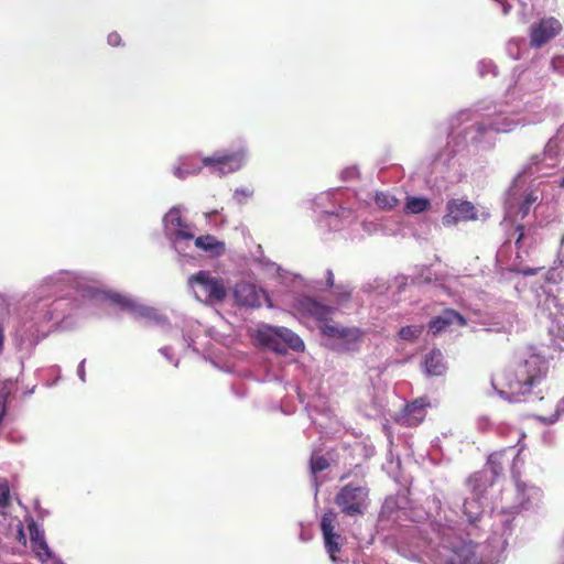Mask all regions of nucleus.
Segmentation results:
<instances>
[{"mask_svg": "<svg viewBox=\"0 0 564 564\" xmlns=\"http://www.w3.org/2000/svg\"><path fill=\"white\" fill-rule=\"evenodd\" d=\"M97 280L87 273L59 270L36 286L34 301L25 313L23 327L31 336L45 337L51 330L99 297Z\"/></svg>", "mask_w": 564, "mask_h": 564, "instance_id": "nucleus-1", "label": "nucleus"}, {"mask_svg": "<svg viewBox=\"0 0 564 564\" xmlns=\"http://www.w3.org/2000/svg\"><path fill=\"white\" fill-rule=\"evenodd\" d=\"M250 160V149L246 139L235 140L228 149L215 151L203 156L199 164L194 155H181L172 165L171 172L178 180L197 175L203 167L219 177L237 173L245 169Z\"/></svg>", "mask_w": 564, "mask_h": 564, "instance_id": "nucleus-2", "label": "nucleus"}, {"mask_svg": "<svg viewBox=\"0 0 564 564\" xmlns=\"http://www.w3.org/2000/svg\"><path fill=\"white\" fill-rule=\"evenodd\" d=\"M549 369V360L544 356L530 354L524 359L511 362L497 375L495 380L501 388V394L522 397L530 394L545 381Z\"/></svg>", "mask_w": 564, "mask_h": 564, "instance_id": "nucleus-3", "label": "nucleus"}, {"mask_svg": "<svg viewBox=\"0 0 564 564\" xmlns=\"http://www.w3.org/2000/svg\"><path fill=\"white\" fill-rule=\"evenodd\" d=\"M352 199L359 208L364 209L384 210L388 207V194L383 189L377 188L373 181L359 189L348 187L328 189L318 194L314 198L313 205L318 215H323L324 210L338 208V206L343 209V214H349L350 200Z\"/></svg>", "mask_w": 564, "mask_h": 564, "instance_id": "nucleus-4", "label": "nucleus"}, {"mask_svg": "<svg viewBox=\"0 0 564 564\" xmlns=\"http://www.w3.org/2000/svg\"><path fill=\"white\" fill-rule=\"evenodd\" d=\"M321 531L324 547L333 564H356L352 560L354 551L347 544L338 529V514L327 510L321 519Z\"/></svg>", "mask_w": 564, "mask_h": 564, "instance_id": "nucleus-5", "label": "nucleus"}, {"mask_svg": "<svg viewBox=\"0 0 564 564\" xmlns=\"http://www.w3.org/2000/svg\"><path fill=\"white\" fill-rule=\"evenodd\" d=\"M324 345L336 352H354L360 348L362 333L357 327H343L332 324L319 326Z\"/></svg>", "mask_w": 564, "mask_h": 564, "instance_id": "nucleus-6", "label": "nucleus"}, {"mask_svg": "<svg viewBox=\"0 0 564 564\" xmlns=\"http://www.w3.org/2000/svg\"><path fill=\"white\" fill-rule=\"evenodd\" d=\"M187 284L194 296L202 302L220 303L227 296L224 280L214 275L210 271L200 270L192 274Z\"/></svg>", "mask_w": 564, "mask_h": 564, "instance_id": "nucleus-7", "label": "nucleus"}, {"mask_svg": "<svg viewBox=\"0 0 564 564\" xmlns=\"http://www.w3.org/2000/svg\"><path fill=\"white\" fill-rule=\"evenodd\" d=\"M258 339L263 346L280 355L286 354L288 349L303 351L305 348L297 334L282 326H263L258 332Z\"/></svg>", "mask_w": 564, "mask_h": 564, "instance_id": "nucleus-8", "label": "nucleus"}, {"mask_svg": "<svg viewBox=\"0 0 564 564\" xmlns=\"http://www.w3.org/2000/svg\"><path fill=\"white\" fill-rule=\"evenodd\" d=\"M334 502L346 517L364 516L369 506V489L366 486L347 484L336 494Z\"/></svg>", "mask_w": 564, "mask_h": 564, "instance_id": "nucleus-9", "label": "nucleus"}, {"mask_svg": "<svg viewBox=\"0 0 564 564\" xmlns=\"http://www.w3.org/2000/svg\"><path fill=\"white\" fill-rule=\"evenodd\" d=\"M108 300L110 303L129 311L137 319H143L156 325H165L166 323L165 317L156 308L139 303L130 295L111 293L108 295Z\"/></svg>", "mask_w": 564, "mask_h": 564, "instance_id": "nucleus-10", "label": "nucleus"}, {"mask_svg": "<svg viewBox=\"0 0 564 564\" xmlns=\"http://www.w3.org/2000/svg\"><path fill=\"white\" fill-rule=\"evenodd\" d=\"M292 307L303 316L312 317L323 324L334 315L336 308L312 296H296L293 300Z\"/></svg>", "mask_w": 564, "mask_h": 564, "instance_id": "nucleus-11", "label": "nucleus"}, {"mask_svg": "<svg viewBox=\"0 0 564 564\" xmlns=\"http://www.w3.org/2000/svg\"><path fill=\"white\" fill-rule=\"evenodd\" d=\"M563 30L558 19L554 17L542 18L530 28V45L540 48L555 39Z\"/></svg>", "mask_w": 564, "mask_h": 564, "instance_id": "nucleus-12", "label": "nucleus"}, {"mask_svg": "<svg viewBox=\"0 0 564 564\" xmlns=\"http://www.w3.org/2000/svg\"><path fill=\"white\" fill-rule=\"evenodd\" d=\"M477 209L471 202L453 198L446 204V214L443 216L442 223L449 227L460 221L477 220Z\"/></svg>", "mask_w": 564, "mask_h": 564, "instance_id": "nucleus-13", "label": "nucleus"}, {"mask_svg": "<svg viewBox=\"0 0 564 564\" xmlns=\"http://www.w3.org/2000/svg\"><path fill=\"white\" fill-rule=\"evenodd\" d=\"M357 209H359L358 204H356L355 199H352L350 200L349 214H343V209L339 207L332 210H324L323 215L317 216V225L321 229L324 230L338 231L344 227L345 224L356 219Z\"/></svg>", "mask_w": 564, "mask_h": 564, "instance_id": "nucleus-14", "label": "nucleus"}, {"mask_svg": "<svg viewBox=\"0 0 564 564\" xmlns=\"http://www.w3.org/2000/svg\"><path fill=\"white\" fill-rule=\"evenodd\" d=\"M430 406L426 397L417 398L406 403L401 412L394 416V421L402 426H417L424 421Z\"/></svg>", "mask_w": 564, "mask_h": 564, "instance_id": "nucleus-15", "label": "nucleus"}, {"mask_svg": "<svg viewBox=\"0 0 564 564\" xmlns=\"http://www.w3.org/2000/svg\"><path fill=\"white\" fill-rule=\"evenodd\" d=\"M187 209L184 205L172 206L163 216L162 225L165 237L176 235L182 231L193 230V225L184 220L183 213Z\"/></svg>", "mask_w": 564, "mask_h": 564, "instance_id": "nucleus-16", "label": "nucleus"}, {"mask_svg": "<svg viewBox=\"0 0 564 564\" xmlns=\"http://www.w3.org/2000/svg\"><path fill=\"white\" fill-rule=\"evenodd\" d=\"M263 296V290L252 283L240 282L234 289L235 301L240 306L259 307Z\"/></svg>", "mask_w": 564, "mask_h": 564, "instance_id": "nucleus-17", "label": "nucleus"}, {"mask_svg": "<svg viewBox=\"0 0 564 564\" xmlns=\"http://www.w3.org/2000/svg\"><path fill=\"white\" fill-rule=\"evenodd\" d=\"M454 324L463 327L467 325V319L459 312L446 308L438 316L430 321L429 328L434 335H437Z\"/></svg>", "mask_w": 564, "mask_h": 564, "instance_id": "nucleus-18", "label": "nucleus"}, {"mask_svg": "<svg viewBox=\"0 0 564 564\" xmlns=\"http://www.w3.org/2000/svg\"><path fill=\"white\" fill-rule=\"evenodd\" d=\"M518 456L519 452H517L514 447L495 452L489 456L487 466L494 477H498L503 474L507 466H511L514 463Z\"/></svg>", "mask_w": 564, "mask_h": 564, "instance_id": "nucleus-19", "label": "nucleus"}, {"mask_svg": "<svg viewBox=\"0 0 564 564\" xmlns=\"http://www.w3.org/2000/svg\"><path fill=\"white\" fill-rule=\"evenodd\" d=\"M166 239L180 257L194 258V251L196 250L194 242L196 238L193 230L182 231L176 235L169 236Z\"/></svg>", "mask_w": 564, "mask_h": 564, "instance_id": "nucleus-20", "label": "nucleus"}, {"mask_svg": "<svg viewBox=\"0 0 564 564\" xmlns=\"http://www.w3.org/2000/svg\"><path fill=\"white\" fill-rule=\"evenodd\" d=\"M549 319L550 324L547 329L550 335L564 341V306L555 304L553 308L550 310Z\"/></svg>", "mask_w": 564, "mask_h": 564, "instance_id": "nucleus-21", "label": "nucleus"}, {"mask_svg": "<svg viewBox=\"0 0 564 564\" xmlns=\"http://www.w3.org/2000/svg\"><path fill=\"white\" fill-rule=\"evenodd\" d=\"M443 564H478V558L470 544L455 549Z\"/></svg>", "mask_w": 564, "mask_h": 564, "instance_id": "nucleus-22", "label": "nucleus"}, {"mask_svg": "<svg viewBox=\"0 0 564 564\" xmlns=\"http://www.w3.org/2000/svg\"><path fill=\"white\" fill-rule=\"evenodd\" d=\"M194 247L208 252L213 257H219L225 252V243L213 235L197 237Z\"/></svg>", "mask_w": 564, "mask_h": 564, "instance_id": "nucleus-23", "label": "nucleus"}, {"mask_svg": "<svg viewBox=\"0 0 564 564\" xmlns=\"http://www.w3.org/2000/svg\"><path fill=\"white\" fill-rule=\"evenodd\" d=\"M203 334V327L197 321L188 319L184 322L182 328L183 340L186 347L198 354L199 350L196 346L197 338Z\"/></svg>", "mask_w": 564, "mask_h": 564, "instance_id": "nucleus-24", "label": "nucleus"}, {"mask_svg": "<svg viewBox=\"0 0 564 564\" xmlns=\"http://www.w3.org/2000/svg\"><path fill=\"white\" fill-rule=\"evenodd\" d=\"M424 365L426 372L432 376H442L446 370L444 357L438 349H433L426 355Z\"/></svg>", "mask_w": 564, "mask_h": 564, "instance_id": "nucleus-25", "label": "nucleus"}, {"mask_svg": "<svg viewBox=\"0 0 564 564\" xmlns=\"http://www.w3.org/2000/svg\"><path fill=\"white\" fill-rule=\"evenodd\" d=\"M351 456L355 460V465L358 466L362 459L370 458L375 455V447L370 444H366L365 442L356 441L351 446Z\"/></svg>", "mask_w": 564, "mask_h": 564, "instance_id": "nucleus-26", "label": "nucleus"}, {"mask_svg": "<svg viewBox=\"0 0 564 564\" xmlns=\"http://www.w3.org/2000/svg\"><path fill=\"white\" fill-rule=\"evenodd\" d=\"M278 273L283 283H290L292 286H305L310 289H316V285L313 281H306L302 275L300 274H293L289 272H282L281 268H278Z\"/></svg>", "mask_w": 564, "mask_h": 564, "instance_id": "nucleus-27", "label": "nucleus"}, {"mask_svg": "<svg viewBox=\"0 0 564 564\" xmlns=\"http://www.w3.org/2000/svg\"><path fill=\"white\" fill-rule=\"evenodd\" d=\"M364 291L370 295L384 296L388 291V285L383 280L376 279L371 282H367L364 285Z\"/></svg>", "mask_w": 564, "mask_h": 564, "instance_id": "nucleus-28", "label": "nucleus"}, {"mask_svg": "<svg viewBox=\"0 0 564 564\" xmlns=\"http://www.w3.org/2000/svg\"><path fill=\"white\" fill-rule=\"evenodd\" d=\"M405 207L412 214H420L430 207V200L422 197H412L408 199Z\"/></svg>", "mask_w": 564, "mask_h": 564, "instance_id": "nucleus-29", "label": "nucleus"}, {"mask_svg": "<svg viewBox=\"0 0 564 564\" xmlns=\"http://www.w3.org/2000/svg\"><path fill=\"white\" fill-rule=\"evenodd\" d=\"M362 230L368 235H377V234H384L386 230V224L384 219H380L379 221L373 220H365L361 224Z\"/></svg>", "mask_w": 564, "mask_h": 564, "instance_id": "nucleus-30", "label": "nucleus"}, {"mask_svg": "<svg viewBox=\"0 0 564 564\" xmlns=\"http://www.w3.org/2000/svg\"><path fill=\"white\" fill-rule=\"evenodd\" d=\"M306 411L308 412V416L311 417L312 422L316 423V419L312 414L313 411L319 412L322 414H327V409L324 399L321 395H318L316 399L313 400V402H310L306 405Z\"/></svg>", "mask_w": 564, "mask_h": 564, "instance_id": "nucleus-31", "label": "nucleus"}, {"mask_svg": "<svg viewBox=\"0 0 564 564\" xmlns=\"http://www.w3.org/2000/svg\"><path fill=\"white\" fill-rule=\"evenodd\" d=\"M351 295V288L349 285L338 284L334 286V296L338 305L346 303Z\"/></svg>", "mask_w": 564, "mask_h": 564, "instance_id": "nucleus-32", "label": "nucleus"}, {"mask_svg": "<svg viewBox=\"0 0 564 564\" xmlns=\"http://www.w3.org/2000/svg\"><path fill=\"white\" fill-rule=\"evenodd\" d=\"M33 549L36 551L39 560L43 563L53 557V553L45 540H41L34 544Z\"/></svg>", "mask_w": 564, "mask_h": 564, "instance_id": "nucleus-33", "label": "nucleus"}, {"mask_svg": "<svg viewBox=\"0 0 564 564\" xmlns=\"http://www.w3.org/2000/svg\"><path fill=\"white\" fill-rule=\"evenodd\" d=\"M359 176L360 170L356 164L344 167L339 173V178L343 182H351L359 178Z\"/></svg>", "mask_w": 564, "mask_h": 564, "instance_id": "nucleus-34", "label": "nucleus"}, {"mask_svg": "<svg viewBox=\"0 0 564 564\" xmlns=\"http://www.w3.org/2000/svg\"><path fill=\"white\" fill-rule=\"evenodd\" d=\"M253 188L251 187H237L234 191V199L237 204L243 205L246 204L247 199L253 196Z\"/></svg>", "mask_w": 564, "mask_h": 564, "instance_id": "nucleus-35", "label": "nucleus"}, {"mask_svg": "<svg viewBox=\"0 0 564 564\" xmlns=\"http://www.w3.org/2000/svg\"><path fill=\"white\" fill-rule=\"evenodd\" d=\"M329 466L328 460L324 456H312L311 473L315 477L317 473L325 470Z\"/></svg>", "mask_w": 564, "mask_h": 564, "instance_id": "nucleus-36", "label": "nucleus"}, {"mask_svg": "<svg viewBox=\"0 0 564 564\" xmlns=\"http://www.w3.org/2000/svg\"><path fill=\"white\" fill-rule=\"evenodd\" d=\"M422 333V328L419 326H404L400 329L399 336L405 340H414Z\"/></svg>", "mask_w": 564, "mask_h": 564, "instance_id": "nucleus-37", "label": "nucleus"}, {"mask_svg": "<svg viewBox=\"0 0 564 564\" xmlns=\"http://www.w3.org/2000/svg\"><path fill=\"white\" fill-rule=\"evenodd\" d=\"M30 535L32 545L36 544L41 540H45L44 531L41 530L36 523L32 522L29 524Z\"/></svg>", "mask_w": 564, "mask_h": 564, "instance_id": "nucleus-38", "label": "nucleus"}, {"mask_svg": "<svg viewBox=\"0 0 564 564\" xmlns=\"http://www.w3.org/2000/svg\"><path fill=\"white\" fill-rule=\"evenodd\" d=\"M10 498V489L7 479L0 478V507L8 503Z\"/></svg>", "mask_w": 564, "mask_h": 564, "instance_id": "nucleus-39", "label": "nucleus"}, {"mask_svg": "<svg viewBox=\"0 0 564 564\" xmlns=\"http://www.w3.org/2000/svg\"><path fill=\"white\" fill-rule=\"evenodd\" d=\"M171 347L164 346L159 349V352L170 362H172L175 367H178V359H174L171 352Z\"/></svg>", "mask_w": 564, "mask_h": 564, "instance_id": "nucleus-40", "label": "nucleus"}, {"mask_svg": "<svg viewBox=\"0 0 564 564\" xmlns=\"http://www.w3.org/2000/svg\"><path fill=\"white\" fill-rule=\"evenodd\" d=\"M107 42L110 46H118L121 42V37L118 33L112 32L108 35Z\"/></svg>", "mask_w": 564, "mask_h": 564, "instance_id": "nucleus-41", "label": "nucleus"}, {"mask_svg": "<svg viewBox=\"0 0 564 564\" xmlns=\"http://www.w3.org/2000/svg\"><path fill=\"white\" fill-rule=\"evenodd\" d=\"M85 364H86V359H83L77 367V376L82 382H86Z\"/></svg>", "mask_w": 564, "mask_h": 564, "instance_id": "nucleus-42", "label": "nucleus"}, {"mask_svg": "<svg viewBox=\"0 0 564 564\" xmlns=\"http://www.w3.org/2000/svg\"><path fill=\"white\" fill-rule=\"evenodd\" d=\"M516 230L519 232L518 238L516 240V245L518 248H520V243H521L522 239L524 238V226L518 225L516 227Z\"/></svg>", "mask_w": 564, "mask_h": 564, "instance_id": "nucleus-43", "label": "nucleus"}, {"mask_svg": "<svg viewBox=\"0 0 564 564\" xmlns=\"http://www.w3.org/2000/svg\"><path fill=\"white\" fill-rule=\"evenodd\" d=\"M326 284L328 288L336 286L334 284V273L330 269H327V271H326Z\"/></svg>", "mask_w": 564, "mask_h": 564, "instance_id": "nucleus-44", "label": "nucleus"}, {"mask_svg": "<svg viewBox=\"0 0 564 564\" xmlns=\"http://www.w3.org/2000/svg\"><path fill=\"white\" fill-rule=\"evenodd\" d=\"M536 200V197H534L532 194L527 195L523 199L524 206L531 207V205Z\"/></svg>", "mask_w": 564, "mask_h": 564, "instance_id": "nucleus-45", "label": "nucleus"}, {"mask_svg": "<svg viewBox=\"0 0 564 564\" xmlns=\"http://www.w3.org/2000/svg\"><path fill=\"white\" fill-rule=\"evenodd\" d=\"M519 212L520 214L522 215V217H525L529 212H530V207L529 206H524V203L522 202L520 208H519Z\"/></svg>", "mask_w": 564, "mask_h": 564, "instance_id": "nucleus-46", "label": "nucleus"}, {"mask_svg": "<svg viewBox=\"0 0 564 564\" xmlns=\"http://www.w3.org/2000/svg\"><path fill=\"white\" fill-rule=\"evenodd\" d=\"M3 344H4V332L2 326H0V355L3 351Z\"/></svg>", "mask_w": 564, "mask_h": 564, "instance_id": "nucleus-47", "label": "nucleus"}, {"mask_svg": "<svg viewBox=\"0 0 564 564\" xmlns=\"http://www.w3.org/2000/svg\"><path fill=\"white\" fill-rule=\"evenodd\" d=\"M218 214V210L215 209V210H212V212H208V213H205V218L207 220H210L214 216H216Z\"/></svg>", "mask_w": 564, "mask_h": 564, "instance_id": "nucleus-48", "label": "nucleus"}, {"mask_svg": "<svg viewBox=\"0 0 564 564\" xmlns=\"http://www.w3.org/2000/svg\"><path fill=\"white\" fill-rule=\"evenodd\" d=\"M378 178L384 183V167H380L379 172H378Z\"/></svg>", "mask_w": 564, "mask_h": 564, "instance_id": "nucleus-49", "label": "nucleus"}, {"mask_svg": "<svg viewBox=\"0 0 564 564\" xmlns=\"http://www.w3.org/2000/svg\"><path fill=\"white\" fill-rule=\"evenodd\" d=\"M300 539L303 542H307V541H310L311 536L308 534H306L304 531H302L300 534Z\"/></svg>", "mask_w": 564, "mask_h": 564, "instance_id": "nucleus-50", "label": "nucleus"}, {"mask_svg": "<svg viewBox=\"0 0 564 564\" xmlns=\"http://www.w3.org/2000/svg\"><path fill=\"white\" fill-rule=\"evenodd\" d=\"M478 480V474H474L473 476L469 477L468 481L471 482V481H477Z\"/></svg>", "mask_w": 564, "mask_h": 564, "instance_id": "nucleus-51", "label": "nucleus"}, {"mask_svg": "<svg viewBox=\"0 0 564 564\" xmlns=\"http://www.w3.org/2000/svg\"><path fill=\"white\" fill-rule=\"evenodd\" d=\"M534 273H535V270H532V269L524 271V274H534Z\"/></svg>", "mask_w": 564, "mask_h": 564, "instance_id": "nucleus-52", "label": "nucleus"}, {"mask_svg": "<svg viewBox=\"0 0 564 564\" xmlns=\"http://www.w3.org/2000/svg\"><path fill=\"white\" fill-rule=\"evenodd\" d=\"M382 429H383V431H384L386 433L388 432V425H387V424H383V425H382Z\"/></svg>", "mask_w": 564, "mask_h": 564, "instance_id": "nucleus-53", "label": "nucleus"}, {"mask_svg": "<svg viewBox=\"0 0 564 564\" xmlns=\"http://www.w3.org/2000/svg\"><path fill=\"white\" fill-rule=\"evenodd\" d=\"M560 186L564 188V177L561 180Z\"/></svg>", "mask_w": 564, "mask_h": 564, "instance_id": "nucleus-54", "label": "nucleus"}, {"mask_svg": "<svg viewBox=\"0 0 564 564\" xmlns=\"http://www.w3.org/2000/svg\"><path fill=\"white\" fill-rule=\"evenodd\" d=\"M562 245L564 246V237L562 238Z\"/></svg>", "mask_w": 564, "mask_h": 564, "instance_id": "nucleus-55", "label": "nucleus"}, {"mask_svg": "<svg viewBox=\"0 0 564 564\" xmlns=\"http://www.w3.org/2000/svg\"><path fill=\"white\" fill-rule=\"evenodd\" d=\"M58 564H65V563H63V562H61V561H59V562H58Z\"/></svg>", "mask_w": 564, "mask_h": 564, "instance_id": "nucleus-56", "label": "nucleus"}]
</instances>
